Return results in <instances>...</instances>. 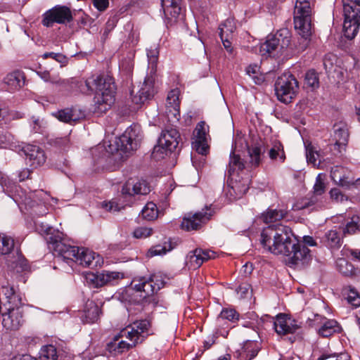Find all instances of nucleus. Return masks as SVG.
<instances>
[{
	"mask_svg": "<svg viewBox=\"0 0 360 360\" xmlns=\"http://www.w3.org/2000/svg\"><path fill=\"white\" fill-rule=\"evenodd\" d=\"M49 249L53 252L58 262L63 261L69 266L77 263L89 268L101 267L103 259L96 252L84 248H78L66 244L59 236H50L47 239Z\"/></svg>",
	"mask_w": 360,
	"mask_h": 360,
	"instance_id": "nucleus-1",
	"label": "nucleus"
},
{
	"mask_svg": "<svg viewBox=\"0 0 360 360\" xmlns=\"http://www.w3.org/2000/svg\"><path fill=\"white\" fill-rule=\"evenodd\" d=\"M150 322L147 320H141L134 322L120 331L113 338V342L108 344L110 350H114L118 353H122L136 347L143 341L148 334Z\"/></svg>",
	"mask_w": 360,
	"mask_h": 360,
	"instance_id": "nucleus-2",
	"label": "nucleus"
},
{
	"mask_svg": "<svg viewBox=\"0 0 360 360\" xmlns=\"http://www.w3.org/2000/svg\"><path fill=\"white\" fill-rule=\"evenodd\" d=\"M87 93H95L94 103L98 112H105L115 101V86L110 77H92L84 82Z\"/></svg>",
	"mask_w": 360,
	"mask_h": 360,
	"instance_id": "nucleus-3",
	"label": "nucleus"
},
{
	"mask_svg": "<svg viewBox=\"0 0 360 360\" xmlns=\"http://www.w3.org/2000/svg\"><path fill=\"white\" fill-rule=\"evenodd\" d=\"M165 284V276L156 273L149 276L134 278L131 283V288L142 293L143 297L151 296L158 292Z\"/></svg>",
	"mask_w": 360,
	"mask_h": 360,
	"instance_id": "nucleus-4",
	"label": "nucleus"
},
{
	"mask_svg": "<svg viewBox=\"0 0 360 360\" xmlns=\"http://www.w3.org/2000/svg\"><path fill=\"white\" fill-rule=\"evenodd\" d=\"M345 20L343 31L346 38L352 39L358 33L360 25V0L354 4L350 1L343 2Z\"/></svg>",
	"mask_w": 360,
	"mask_h": 360,
	"instance_id": "nucleus-5",
	"label": "nucleus"
},
{
	"mask_svg": "<svg viewBox=\"0 0 360 360\" xmlns=\"http://www.w3.org/2000/svg\"><path fill=\"white\" fill-rule=\"evenodd\" d=\"M311 8L308 0H297L294 11L295 28L299 34L307 38L311 35Z\"/></svg>",
	"mask_w": 360,
	"mask_h": 360,
	"instance_id": "nucleus-6",
	"label": "nucleus"
},
{
	"mask_svg": "<svg viewBox=\"0 0 360 360\" xmlns=\"http://www.w3.org/2000/svg\"><path fill=\"white\" fill-rule=\"evenodd\" d=\"M290 33L288 30H281L275 34L269 35L266 41L260 45L259 52L263 56H275L290 44Z\"/></svg>",
	"mask_w": 360,
	"mask_h": 360,
	"instance_id": "nucleus-7",
	"label": "nucleus"
},
{
	"mask_svg": "<svg viewBox=\"0 0 360 360\" xmlns=\"http://www.w3.org/2000/svg\"><path fill=\"white\" fill-rule=\"evenodd\" d=\"M298 89V82L291 74H283L278 77L275 83V91L278 99L288 103L292 101Z\"/></svg>",
	"mask_w": 360,
	"mask_h": 360,
	"instance_id": "nucleus-8",
	"label": "nucleus"
},
{
	"mask_svg": "<svg viewBox=\"0 0 360 360\" xmlns=\"http://www.w3.org/2000/svg\"><path fill=\"white\" fill-rule=\"evenodd\" d=\"M180 135L176 129L163 130L158 139V146L154 147L153 156L155 158H163L167 151L172 152L178 146Z\"/></svg>",
	"mask_w": 360,
	"mask_h": 360,
	"instance_id": "nucleus-9",
	"label": "nucleus"
},
{
	"mask_svg": "<svg viewBox=\"0 0 360 360\" xmlns=\"http://www.w3.org/2000/svg\"><path fill=\"white\" fill-rule=\"evenodd\" d=\"M72 20V11L68 6L57 5L48 10L43 14L41 23L44 26L50 27L54 23L65 24Z\"/></svg>",
	"mask_w": 360,
	"mask_h": 360,
	"instance_id": "nucleus-10",
	"label": "nucleus"
},
{
	"mask_svg": "<svg viewBox=\"0 0 360 360\" xmlns=\"http://www.w3.org/2000/svg\"><path fill=\"white\" fill-rule=\"evenodd\" d=\"M287 262L291 266L302 268L311 260L310 250L304 245L300 243L297 240L295 245L290 248L289 252L285 255Z\"/></svg>",
	"mask_w": 360,
	"mask_h": 360,
	"instance_id": "nucleus-11",
	"label": "nucleus"
},
{
	"mask_svg": "<svg viewBox=\"0 0 360 360\" xmlns=\"http://www.w3.org/2000/svg\"><path fill=\"white\" fill-rule=\"evenodd\" d=\"M139 131V128L136 126L127 128L115 141L117 150L124 153L136 150L139 145L137 139Z\"/></svg>",
	"mask_w": 360,
	"mask_h": 360,
	"instance_id": "nucleus-12",
	"label": "nucleus"
},
{
	"mask_svg": "<svg viewBox=\"0 0 360 360\" xmlns=\"http://www.w3.org/2000/svg\"><path fill=\"white\" fill-rule=\"evenodd\" d=\"M212 213L213 211L210 206L206 207L205 210H202L193 214H188L183 219L181 224V229L188 231L197 230L210 219Z\"/></svg>",
	"mask_w": 360,
	"mask_h": 360,
	"instance_id": "nucleus-13",
	"label": "nucleus"
},
{
	"mask_svg": "<svg viewBox=\"0 0 360 360\" xmlns=\"http://www.w3.org/2000/svg\"><path fill=\"white\" fill-rule=\"evenodd\" d=\"M46 195V194L42 190L35 191L26 195L22 202L26 209L32 210L34 214L43 216L47 212V208L44 202Z\"/></svg>",
	"mask_w": 360,
	"mask_h": 360,
	"instance_id": "nucleus-14",
	"label": "nucleus"
},
{
	"mask_svg": "<svg viewBox=\"0 0 360 360\" xmlns=\"http://www.w3.org/2000/svg\"><path fill=\"white\" fill-rule=\"evenodd\" d=\"M229 190L227 195L231 200L241 198L249 189L250 179L248 176L243 177L241 175H229Z\"/></svg>",
	"mask_w": 360,
	"mask_h": 360,
	"instance_id": "nucleus-15",
	"label": "nucleus"
},
{
	"mask_svg": "<svg viewBox=\"0 0 360 360\" xmlns=\"http://www.w3.org/2000/svg\"><path fill=\"white\" fill-rule=\"evenodd\" d=\"M282 226L283 224H279L269 226L262 230L260 236V243L265 250L274 254Z\"/></svg>",
	"mask_w": 360,
	"mask_h": 360,
	"instance_id": "nucleus-16",
	"label": "nucleus"
},
{
	"mask_svg": "<svg viewBox=\"0 0 360 360\" xmlns=\"http://www.w3.org/2000/svg\"><path fill=\"white\" fill-rule=\"evenodd\" d=\"M296 240L291 229L288 226L283 225L274 255L285 256L286 253L289 252L290 248L295 245Z\"/></svg>",
	"mask_w": 360,
	"mask_h": 360,
	"instance_id": "nucleus-17",
	"label": "nucleus"
},
{
	"mask_svg": "<svg viewBox=\"0 0 360 360\" xmlns=\"http://www.w3.org/2000/svg\"><path fill=\"white\" fill-rule=\"evenodd\" d=\"M274 328L279 335H286L295 333L300 325L297 321L285 314H279L274 321Z\"/></svg>",
	"mask_w": 360,
	"mask_h": 360,
	"instance_id": "nucleus-18",
	"label": "nucleus"
},
{
	"mask_svg": "<svg viewBox=\"0 0 360 360\" xmlns=\"http://www.w3.org/2000/svg\"><path fill=\"white\" fill-rule=\"evenodd\" d=\"M215 255V252L213 251L196 248L188 254L186 263L188 269H196L205 262L214 259Z\"/></svg>",
	"mask_w": 360,
	"mask_h": 360,
	"instance_id": "nucleus-19",
	"label": "nucleus"
},
{
	"mask_svg": "<svg viewBox=\"0 0 360 360\" xmlns=\"http://www.w3.org/2000/svg\"><path fill=\"white\" fill-rule=\"evenodd\" d=\"M155 78L152 75H147L137 94L132 96V102L141 105L153 97L155 94Z\"/></svg>",
	"mask_w": 360,
	"mask_h": 360,
	"instance_id": "nucleus-20",
	"label": "nucleus"
},
{
	"mask_svg": "<svg viewBox=\"0 0 360 360\" xmlns=\"http://www.w3.org/2000/svg\"><path fill=\"white\" fill-rule=\"evenodd\" d=\"M150 191L149 184L146 180L130 178L124 184L122 192L123 195H146Z\"/></svg>",
	"mask_w": 360,
	"mask_h": 360,
	"instance_id": "nucleus-21",
	"label": "nucleus"
},
{
	"mask_svg": "<svg viewBox=\"0 0 360 360\" xmlns=\"http://www.w3.org/2000/svg\"><path fill=\"white\" fill-rule=\"evenodd\" d=\"M22 151L28 163L33 168L43 165L46 161L44 151L37 146L28 144L23 147Z\"/></svg>",
	"mask_w": 360,
	"mask_h": 360,
	"instance_id": "nucleus-22",
	"label": "nucleus"
},
{
	"mask_svg": "<svg viewBox=\"0 0 360 360\" xmlns=\"http://www.w3.org/2000/svg\"><path fill=\"white\" fill-rule=\"evenodd\" d=\"M179 90L174 89L171 90L167 97L166 109L168 117H174L179 120L180 118L179 111Z\"/></svg>",
	"mask_w": 360,
	"mask_h": 360,
	"instance_id": "nucleus-23",
	"label": "nucleus"
},
{
	"mask_svg": "<svg viewBox=\"0 0 360 360\" xmlns=\"http://www.w3.org/2000/svg\"><path fill=\"white\" fill-rule=\"evenodd\" d=\"M315 320L317 321L320 319L322 325L317 330L319 335L323 338H328L335 333H340L342 331V328L340 324L334 319H327L325 317H321L319 315L316 314Z\"/></svg>",
	"mask_w": 360,
	"mask_h": 360,
	"instance_id": "nucleus-24",
	"label": "nucleus"
},
{
	"mask_svg": "<svg viewBox=\"0 0 360 360\" xmlns=\"http://www.w3.org/2000/svg\"><path fill=\"white\" fill-rule=\"evenodd\" d=\"M120 278V273L115 271H103L97 274H89V279L95 287L98 288Z\"/></svg>",
	"mask_w": 360,
	"mask_h": 360,
	"instance_id": "nucleus-25",
	"label": "nucleus"
},
{
	"mask_svg": "<svg viewBox=\"0 0 360 360\" xmlns=\"http://www.w3.org/2000/svg\"><path fill=\"white\" fill-rule=\"evenodd\" d=\"M239 319V314L234 309L225 308L216 319V326L218 330L220 328H227L229 323H234Z\"/></svg>",
	"mask_w": 360,
	"mask_h": 360,
	"instance_id": "nucleus-26",
	"label": "nucleus"
},
{
	"mask_svg": "<svg viewBox=\"0 0 360 360\" xmlns=\"http://www.w3.org/2000/svg\"><path fill=\"white\" fill-rule=\"evenodd\" d=\"M344 172V169L340 167H336L331 171V177L334 181L338 183L342 186L349 187L351 185H354L356 188L360 190V178L356 181L349 180L348 177L345 175H342Z\"/></svg>",
	"mask_w": 360,
	"mask_h": 360,
	"instance_id": "nucleus-27",
	"label": "nucleus"
},
{
	"mask_svg": "<svg viewBox=\"0 0 360 360\" xmlns=\"http://www.w3.org/2000/svg\"><path fill=\"white\" fill-rule=\"evenodd\" d=\"M55 116L61 122L70 123L79 120L84 114L80 110L74 108H65L58 111Z\"/></svg>",
	"mask_w": 360,
	"mask_h": 360,
	"instance_id": "nucleus-28",
	"label": "nucleus"
},
{
	"mask_svg": "<svg viewBox=\"0 0 360 360\" xmlns=\"http://www.w3.org/2000/svg\"><path fill=\"white\" fill-rule=\"evenodd\" d=\"M349 134L345 129H338L334 133V139L335 143L333 146V150H337L338 154H341L342 151L345 150V147L347 144Z\"/></svg>",
	"mask_w": 360,
	"mask_h": 360,
	"instance_id": "nucleus-29",
	"label": "nucleus"
},
{
	"mask_svg": "<svg viewBox=\"0 0 360 360\" xmlns=\"http://www.w3.org/2000/svg\"><path fill=\"white\" fill-rule=\"evenodd\" d=\"M180 2L181 1H172L167 4L161 2L165 15L171 22L176 21L181 13Z\"/></svg>",
	"mask_w": 360,
	"mask_h": 360,
	"instance_id": "nucleus-30",
	"label": "nucleus"
},
{
	"mask_svg": "<svg viewBox=\"0 0 360 360\" xmlns=\"http://www.w3.org/2000/svg\"><path fill=\"white\" fill-rule=\"evenodd\" d=\"M245 165L240 157L232 151L230 154V160L229 163V175H240L243 174Z\"/></svg>",
	"mask_w": 360,
	"mask_h": 360,
	"instance_id": "nucleus-31",
	"label": "nucleus"
},
{
	"mask_svg": "<svg viewBox=\"0 0 360 360\" xmlns=\"http://www.w3.org/2000/svg\"><path fill=\"white\" fill-rule=\"evenodd\" d=\"M101 310L97 304L94 302L87 304V309L84 311L82 316V321L86 323H91L98 321Z\"/></svg>",
	"mask_w": 360,
	"mask_h": 360,
	"instance_id": "nucleus-32",
	"label": "nucleus"
},
{
	"mask_svg": "<svg viewBox=\"0 0 360 360\" xmlns=\"http://www.w3.org/2000/svg\"><path fill=\"white\" fill-rule=\"evenodd\" d=\"M286 214L287 212L282 210L269 209L262 214L261 219L264 223L269 224L282 219Z\"/></svg>",
	"mask_w": 360,
	"mask_h": 360,
	"instance_id": "nucleus-33",
	"label": "nucleus"
},
{
	"mask_svg": "<svg viewBox=\"0 0 360 360\" xmlns=\"http://www.w3.org/2000/svg\"><path fill=\"white\" fill-rule=\"evenodd\" d=\"M324 243L330 248H338L341 245V237L336 229L328 231L325 234Z\"/></svg>",
	"mask_w": 360,
	"mask_h": 360,
	"instance_id": "nucleus-34",
	"label": "nucleus"
},
{
	"mask_svg": "<svg viewBox=\"0 0 360 360\" xmlns=\"http://www.w3.org/2000/svg\"><path fill=\"white\" fill-rule=\"evenodd\" d=\"M22 78L20 72L15 71L8 73L4 79V82L8 86L10 90L17 89L20 86Z\"/></svg>",
	"mask_w": 360,
	"mask_h": 360,
	"instance_id": "nucleus-35",
	"label": "nucleus"
},
{
	"mask_svg": "<svg viewBox=\"0 0 360 360\" xmlns=\"http://www.w3.org/2000/svg\"><path fill=\"white\" fill-rule=\"evenodd\" d=\"M158 56L159 49L157 44H153L147 49L148 65L151 69V73H155L156 71Z\"/></svg>",
	"mask_w": 360,
	"mask_h": 360,
	"instance_id": "nucleus-36",
	"label": "nucleus"
},
{
	"mask_svg": "<svg viewBox=\"0 0 360 360\" xmlns=\"http://www.w3.org/2000/svg\"><path fill=\"white\" fill-rule=\"evenodd\" d=\"M219 37H232L233 33L236 30V25L233 20L228 18L222 22L219 27Z\"/></svg>",
	"mask_w": 360,
	"mask_h": 360,
	"instance_id": "nucleus-37",
	"label": "nucleus"
},
{
	"mask_svg": "<svg viewBox=\"0 0 360 360\" xmlns=\"http://www.w3.org/2000/svg\"><path fill=\"white\" fill-rule=\"evenodd\" d=\"M338 270L345 276H352L354 274V267L344 258H339L336 260Z\"/></svg>",
	"mask_w": 360,
	"mask_h": 360,
	"instance_id": "nucleus-38",
	"label": "nucleus"
},
{
	"mask_svg": "<svg viewBox=\"0 0 360 360\" xmlns=\"http://www.w3.org/2000/svg\"><path fill=\"white\" fill-rule=\"evenodd\" d=\"M41 360H58L57 349L55 346L49 345L44 346L39 353Z\"/></svg>",
	"mask_w": 360,
	"mask_h": 360,
	"instance_id": "nucleus-39",
	"label": "nucleus"
},
{
	"mask_svg": "<svg viewBox=\"0 0 360 360\" xmlns=\"http://www.w3.org/2000/svg\"><path fill=\"white\" fill-rule=\"evenodd\" d=\"M142 217L146 220L155 219L158 216L157 206L153 202H148L141 211Z\"/></svg>",
	"mask_w": 360,
	"mask_h": 360,
	"instance_id": "nucleus-40",
	"label": "nucleus"
},
{
	"mask_svg": "<svg viewBox=\"0 0 360 360\" xmlns=\"http://www.w3.org/2000/svg\"><path fill=\"white\" fill-rule=\"evenodd\" d=\"M269 156L271 160H276L277 158H279L282 162H284L285 155L281 142L275 141L274 143L273 146L269 151Z\"/></svg>",
	"mask_w": 360,
	"mask_h": 360,
	"instance_id": "nucleus-41",
	"label": "nucleus"
},
{
	"mask_svg": "<svg viewBox=\"0 0 360 360\" xmlns=\"http://www.w3.org/2000/svg\"><path fill=\"white\" fill-rule=\"evenodd\" d=\"M14 247V240L11 237L0 236V255H6L11 252Z\"/></svg>",
	"mask_w": 360,
	"mask_h": 360,
	"instance_id": "nucleus-42",
	"label": "nucleus"
},
{
	"mask_svg": "<svg viewBox=\"0 0 360 360\" xmlns=\"http://www.w3.org/2000/svg\"><path fill=\"white\" fill-rule=\"evenodd\" d=\"M344 290L347 292V300L348 303H349L354 307H360L359 293L354 288L351 286L345 288Z\"/></svg>",
	"mask_w": 360,
	"mask_h": 360,
	"instance_id": "nucleus-43",
	"label": "nucleus"
},
{
	"mask_svg": "<svg viewBox=\"0 0 360 360\" xmlns=\"http://www.w3.org/2000/svg\"><path fill=\"white\" fill-rule=\"evenodd\" d=\"M306 157L308 162L312 164L314 166L319 165L321 163L319 153L311 145L306 146Z\"/></svg>",
	"mask_w": 360,
	"mask_h": 360,
	"instance_id": "nucleus-44",
	"label": "nucleus"
},
{
	"mask_svg": "<svg viewBox=\"0 0 360 360\" xmlns=\"http://www.w3.org/2000/svg\"><path fill=\"white\" fill-rule=\"evenodd\" d=\"M259 69L258 65L255 64L250 65L246 68V73L252 78L256 84H260L264 82L262 76L259 75Z\"/></svg>",
	"mask_w": 360,
	"mask_h": 360,
	"instance_id": "nucleus-45",
	"label": "nucleus"
},
{
	"mask_svg": "<svg viewBox=\"0 0 360 360\" xmlns=\"http://www.w3.org/2000/svg\"><path fill=\"white\" fill-rule=\"evenodd\" d=\"M250 155V163L254 167H258L261 162V149L259 147H253L248 150Z\"/></svg>",
	"mask_w": 360,
	"mask_h": 360,
	"instance_id": "nucleus-46",
	"label": "nucleus"
},
{
	"mask_svg": "<svg viewBox=\"0 0 360 360\" xmlns=\"http://www.w3.org/2000/svg\"><path fill=\"white\" fill-rule=\"evenodd\" d=\"M305 84L312 88H316L319 85V78L316 72L313 70H309L305 75Z\"/></svg>",
	"mask_w": 360,
	"mask_h": 360,
	"instance_id": "nucleus-47",
	"label": "nucleus"
},
{
	"mask_svg": "<svg viewBox=\"0 0 360 360\" xmlns=\"http://www.w3.org/2000/svg\"><path fill=\"white\" fill-rule=\"evenodd\" d=\"M152 234L153 229L151 228L144 226L138 227L133 232L134 237L138 239L146 238Z\"/></svg>",
	"mask_w": 360,
	"mask_h": 360,
	"instance_id": "nucleus-48",
	"label": "nucleus"
},
{
	"mask_svg": "<svg viewBox=\"0 0 360 360\" xmlns=\"http://www.w3.org/2000/svg\"><path fill=\"white\" fill-rule=\"evenodd\" d=\"M256 345L257 343L255 340H248L245 342L243 347L244 352L248 353L247 355H249L248 353L250 352L249 357H248L246 360H251L257 356L258 353V348H255Z\"/></svg>",
	"mask_w": 360,
	"mask_h": 360,
	"instance_id": "nucleus-49",
	"label": "nucleus"
},
{
	"mask_svg": "<svg viewBox=\"0 0 360 360\" xmlns=\"http://www.w3.org/2000/svg\"><path fill=\"white\" fill-rule=\"evenodd\" d=\"M42 58L44 59H46L48 58H51L53 60H56L61 65H65L68 62V58L63 54L60 53H54V52H46L42 55Z\"/></svg>",
	"mask_w": 360,
	"mask_h": 360,
	"instance_id": "nucleus-50",
	"label": "nucleus"
},
{
	"mask_svg": "<svg viewBox=\"0 0 360 360\" xmlns=\"http://www.w3.org/2000/svg\"><path fill=\"white\" fill-rule=\"evenodd\" d=\"M206 139V129L204 122L198 123L194 131V141H203Z\"/></svg>",
	"mask_w": 360,
	"mask_h": 360,
	"instance_id": "nucleus-51",
	"label": "nucleus"
},
{
	"mask_svg": "<svg viewBox=\"0 0 360 360\" xmlns=\"http://www.w3.org/2000/svg\"><path fill=\"white\" fill-rule=\"evenodd\" d=\"M326 186L321 174H319L316 179L314 186V193L316 195H321L325 192Z\"/></svg>",
	"mask_w": 360,
	"mask_h": 360,
	"instance_id": "nucleus-52",
	"label": "nucleus"
},
{
	"mask_svg": "<svg viewBox=\"0 0 360 360\" xmlns=\"http://www.w3.org/2000/svg\"><path fill=\"white\" fill-rule=\"evenodd\" d=\"M193 148L200 155H206L208 151V146L207 144V140L193 141Z\"/></svg>",
	"mask_w": 360,
	"mask_h": 360,
	"instance_id": "nucleus-53",
	"label": "nucleus"
},
{
	"mask_svg": "<svg viewBox=\"0 0 360 360\" xmlns=\"http://www.w3.org/2000/svg\"><path fill=\"white\" fill-rule=\"evenodd\" d=\"M31 127L32 131L36 133H40L45 127V123L43 120L39 117H32L31 120Z\"/></svg>",
	"mask_w": 360,
	"mask_h": 360,
	"instance_id": "nucleus-54",
	"label": "nucleus"
},
{
	"mask_svg": "<svg viewBox=\"0 0 360 360\" xmlns=\"http://www.w3.org/2000/svg\"><path fill=\"white\" fill-rule=\"evenodd\" d=\"M101 205L103 208L109 212H117L121 209L120 205L115 199L110 201H103Z\"/></svg>",
	"mask_w": 360,
	"mask_h": 360,
	"instance_id": "nucleus-55",
	"label": "nucleus"
},
{
	"mask_svg": "<svg viewBox=\"0 0 360 360\" xmlns=\"http://www.w3.org/2000/svg\"><path fill=\"white\" fill-rule=\"evenodd\" d=\"M133 56L134 54L130 53V56H128L127 58L123 59L120 62V67L127 72H130L133 69Z\"/></svg>",
	"mask_w": 360,
	"mask_h": 360,
	"instance_id": "nucleus-56",
	"label": "nucleus"
},
{
	"mask_svg": "<svg viewBox=\"0 0 360 360\" xmlns=\"http://www.w3.org/2000/svg\"><path fill=\"white\" fill-rule=\"evenodd\" d=\"M169 250L166 248L165 246H162L160 245H155L151 248L148 252V257H153L156 255H160L162 254H165Z\"/></svg>",
	"mask_w": 360,
	"mask_h": 360,
	"instance_id": "nucleus-57",
	"label": "nucleus"
},
{
	"mask_svg": "<svg viewBox=\"0 0 360 360\" xmlns=\"http://www.w3.org/2000/svg\"><path fill=\"white\" fill-rule=\"evenodd\" d=\"M330 198L337 202H343L347 200L346 197L338 188H333L330 191Z\"/></svg>",
	"mask_w": 360,
	"mask_h": 360,
	"instance_id": "nucleus-58",
	"label": "nucleus"
},
{
	"mask_svg": "<svg viewBox=\"0 0 360 360\" xmlns=\"http://www.w3.org/2000/svg\"><path fill=\"white\" fill-rule=\"evenodd\" d=\"M359 226L356 221L353 219L347 223L345 227L343 229V234L346 236L347 234H353L358 229Z\"/></svg>",
	"mask_w": 360,
	"mask_h": 360,
	"instance_id": "nucleus-59",
	"label": "nucleus"
},
{
	"mask_svg": "<svg viewBox=\"0 0 360 360\" xmlns=\"http://www.w3.org/2000/svg\"><path fill=\"white\" fill-rule=\"evenodd\" d=\"M94 6L100 11H105L109 5L108 0H92Z\"/></svg>",
	"mask_w": 360,
	"mask_h": 360,
	"instance_id": "nucleus-60",
	"label": "nucleus"
},
{
	"mask_svg": "<svg viewBox=\"0 0 360 360\" xmlns=\"http://www.w3.org/2000/svg\"><path fill=\"white\" fill-rule=\"evenodd\" d=\"M117 22V20L116 18L113 17L112 18H110L106 22L105 29L103 34L107 36L108 33L116 26Z\"/></svg>",
	"mask_w": 360,
	"mask_h": 360,
	"instance_id": "nucleus-61",
	"label": "nucleus"
},
{
	"mask_svg": "<svg viewBox=\"0 0 360 360\" xmlns=\"http://www.w3.org/2000/svg\"><path fill=\"white\" fill-rule=\"evenodd\" d=\"M49 82L62 86L67 84L68 83V80L61 79L58 75H51Z\"/></svg>",
	"mask_w": 360,
	"mask_h": 360,
	"instance_id": "nucleus-62",
	"label": "nucleus"
},
{
	"mask_svg": "<svg viewBox=\"0 0 360 360\" xmlns=\"http://www.w3.org/2000/svg\"><path fill=\"white\" fill-rule=\"evenodd\" d=\"M352 60L354 67L352 69H349L347 77L351 79H355L356 76L359 75L360 70L356 67L358 62L354 58Z\"/></svg>",
	"mask_w": 360,
	"mask_h": 360,
	"instance_id": "nucleus-63",
	"label": "nucleus"
},
{
	"mask_svg": "<svg viewBox=\"0 0 360 360\" xmlns=\"http://www.w3.org/2000/svg\"><path fill=\"white\" fill-rule=\"evenodd\" d=\"M31 171L29 169H23L18 173L19 181H22L29 178Z\"/></svg>",
	"mask_w": 360,
	"mask_h": 360,
	"instance_id": "nucleus-64",
	"label": "nucleus"
}]
</instances>
